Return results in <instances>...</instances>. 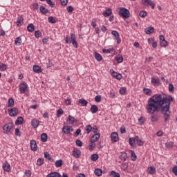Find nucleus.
Masks as SVG:
<instances>
[{
	"mask_svg": "<svg viewBox=\"0 0 177 177\" xmlns=\"http://www.w3.org/2000/svg\"><path fill=\"white\" fill-rule=\"evenodd\" d=\"M171 102H174L172 95L169 97L165 94H156L148 100L146 105L147 111L149 114L160 111L163 115L165 122H168L171 118Z\"/></svg>",
	"mask_w": 177,
	"mask_h": 177,
	"instance_id": "1",
	"label": "nucleus"
},
{
	"mask_svg": "<svg viewBox=\"0 0 177 177\" xmlns=\"http://www.w3.org/2000/svg\"><path fill=\"white\" fill-rule=\"evenodd\" d=\"M65 41L67 44H73V46L74 48H78V41H77V39H75V34L71 33V37L68 35H66L65 37Z\"/></svg>",
	"mask_w": 177,
	"mask_h": 177,
	"instance_id": "2",
	"label": "nucleus"
},
{
	"mask_svg": "<svg viewBox=\"0 0 177 177\" xmlns=\"http://www.w3.org/2000/svg\"><path fill=\"white\" fill-rule=\"evenodd\" d=\"M119 15L120 16V17H123L124 19H129V10L125 8H120L119 11Z\"/></svg>",
	"mask_w": 177,
	"mask_h": 177,
	"instance_id": "3",
	"label": "nucleus"
},
{
	"mask_svg": "<svg viewBox=\"0 0 177 177\" xmlns=\"http://www.w3.org/2000/svg\"><path fill=\"white\" fill-rule=\"evenodd\" d=\"M3 129L5 133H12V131H13V123H8L5 124Z\"/></svg>",
	"mask_w": 177,
	"mask_h": 177,
	"instance_id": "4",
	"label": "nucleus"
},
{
	"mask_svg": "<svg viewBox=\"0 0 177 177\" xmlns=\"http://www.w3.org/2000/svg\"><path fill=\"white\" fill-rule=\"evenodd\" d=\"M111 74L112 75V77H113V78H115L116 80H122V75H121L120 73H118L115 71H114V70L111 69L110 71Z\"/></svg>",
	"mask_w": 177,
	"mask_h": 177,
	"instance_id": "5",
	"label": "nucleus"
},
{
	"mask_svg": "<svg viewBox=\"0 0 177 177\" xmlns=\"http://www.w3.org/2000/svg\"><path fill=\"white\" fill-rule=\"evenodd\" d=\"M74 129H73V127L71 126H65L62 129V132L65 133V135H68L70 132H73Z\"/></svg>",
	"mask_w": 177,
	"mask_h": 177,
	"instance_id": "6",
	"label": "nucleus"
},
{
	"mask_svg": "<svg viewBox=\"0 0 177 177\" xmlns=\"http://www.w3.org/2000/svg\"><path fill=\"white\" fill-rule=\"evenodd\" d=\"M28 88V85L25 82H22L19 86V91L21 93H26V90Z\"/></svg>",
	"mask_w": 177,
	"mask_h": 177,
	"instance_id": "7",
	"label": "nucleus"
},
{
	"mask_svg": "<svg viewBox=\"0 0 177 177\" xmlns=\"http://www.w3.org/2000/svg\"><path fill=\"white\" fill-rule=\"evenodd\" d=\"M8 111H10L9 115L10 117H15V115L19 114V109H17V108L16 107H14L11 109H8Z\"/></svg>",
	"mask_w": 177,
	"mask_h": 177,
	"instance_id": "8",
	"label": "nucleus"
},
{
	"mask_svg": "<svg viewBox=\"0 0 177 177\" xmlns=\"http://www.w3.org/2000/svg\"><path fill=\"white\" fill-rule=\"evenodd\" d=\"M159 39H160V46L165 47L167 46V45H168V41L165 40V38H164V35H160L159 37Z\"/></svg>",
	"mask_w": 177,
	"mask_h": 177,
	"instance_id": "9",
	"label": "nucleus"
},
{
	"mask_svg": "<svg viewBox=\"0 0 177 177\" xmlns=\"http://www.w3.org/2000/svg\"><path fill=\"white\" fill-rule=\"evenodd\" d=\"M30 147L32 151H37V150H38V146L37 145V141H35V140H30Z\"/></svg>",
	"mask_w": 177,
	"mask_h": 177,
	"instance_id": "10",
	"label": "nucleus"
},
{
	"mask_svg": "<svg viewBox=\"0 0 177 177\" xmlns=\"http://www.w3.org/2000/svg\"><path fill=\"white\" fill-rule=\"evenodd\" d=\"M72 154L74 157H75V158H80V156H81V151H80V149H74Z\"/></svg>",
	"mask_w": 177,
	"mask_h": 177,
	"instance_id": "11",
	"label": "nucleus"
},
{
	"mask_svg": "<svg viewBox=\"0 0 177 177\" xmlns=\"http://www.w3.org/2000/svg\"><path fill=\"white\" fill-rule=\"evenodd\" d=\"M111 139L112 142H118L119 138H118V133L117 132H113L111 134Z\"/></svg>",
	"mask_w": 177,
	"mask_h": 177,
	"instance_id": "12",
	"label": "nucleus"
},
{
	"mask_svg": "<svg viewBox=\"0 0 177 177\" xmlns=\"http://www.w3.org/2000/svg\"><path fill=\"white\" fill-rule=\"evenodd\" d=\"M151 114H152V115H151L150 117V120L151 122H157V121L160 120L158 114H154V113Z\"/></svg>",
	"mask_w": 177,
	"mask_h": 177,
	"instance_id": "13",
	"label": "nucleus"
},
{
	"mask_svg": "<svg viewBox=\"0 0 177 177\" xmlns=\"http://www.w3.org/2000/svg\"><path fill=\"white\" fill-rule=\"evenodd\" d=\"M147 174L149 175H154L156 174V167L154 166H150L147 169Z\"/></svg>",
	"mask_w": 177,
	"mask_h": 177,
	"instance_id": "14",
	"label": "nucleus"
},
{
	"mask_svg": "<svg viewBox=\"0 0 177 177\" xmlns=\"http://www.w3.org/2000/svg\"><path fill=\"white\" fill-rule=\"evenodd\" d=\"M98 139H100V133H97L93 135L91 138V142H97Z\"/></svg>",
	"mask_w": 177,
	"mask_h": 177,
	"instance_id": "15",
	"label": "nucleus"
},
{
	"mask_svg": "<svg viewBox=\"0 0 177 177\" xmlns=\"http://www.w3.org/2000/svg\"><path fill=\"white\" fill-rule=\"evenodd\" d=\"M3 168L4 171H6V172H9L10 171V165L8 162H5L3 165Z\"/></svg>",
	"mask_w": 177,
	"mask_h": 177,
	"instance_id": "16",
	"label": "nucleus"
},
{
	"mask_svg": "<svg viewBox=\"0 0 177 177\" xmlns=\"http://www.w3.org/2000/svg\"><path fill=\"white\" fill-rule=\"evenodd\" d=\"M31 125L32 128H38V126L39 125V120H37L36 119L32 120Z\"/></svg>",
	"mask_w": 177,
	"mask_h": 177,
	"instance_id": "17",
	"label": "nucleus"
},
{
	"mask_svg": "<svg viewBox=\"0 0 177 177\" xmlns=\"http://www.w3.org/2000/svg\"><path fill=\"white\" fill-rule=\"evenodd\" d=\"M39 10L43 15H47V13H49V10H48V8H45L44 6H40Z\"/></svg>",
	"mask_w": 177,
	"mask_h": 177,
	"instance_id": "18",
	"label": "nucleus"
},
{
	"mask_svg": "<svg viewBox=\"0 0 177 177\" xmlns=\"http://www.w3.org/2000/svg\"><path fill=\"white\" fill-rule=\"evenodd\" d=\"M90 110L92 114H95L99 111V108L96 105H91Z\"/></svg>",
	"mask_w": 177,
	"mask_h": 177,
	"instance_id": "19",
	"label": "nucleus"
},
{
	"mask_svg": "<svg viewBox=\"0 0 177 177\" xmlns=\"http://www.w3.org/2000/svg\"><path fill=\"white\" fill-rule=\"evenodd\" d=\"M93 56L95 59H96V60L98 62H102V60H103L102 55L97 53H94Z\"/></svg>",
	"mask_w": 177,
	"mask_h": 177,
	"instance_id": "20",
	"label": "nucleus"
},
{
	"mask_svg": "<svg viewBox=\"0 0 177 177\" xmlns=\"http://www.w3.org/2000/svg\"><path fill=\"white\" fill-rule=\"evenodd\" d=\"M115 60H116L118 63H122V62H124V57L121 55H118L115 57Z\"/></svg>",
	"mask_w": 177,
	"mask_h": 177,
	"instance_id": "21",
	"label": "nucleus"
},
{
	"mask_svg": "<svg viewBox=\"0 0 177 177\" xmlns=\"http://www.w3.org/2000/svg\"><path fill=\"white\" fill-rule=\"evenodd\" d=\"M120 158L122 161H127V158H128V155L127 154V152H121Z\"/></svg>",
	"mask_w": 177,
	"mask_h": 177,
	"instance_id": "22",
	"label": "nucleus"
},
{
	"mask_svg": "<svg viewBox=\"0 0 177 177\" xmlns=\"http://www.w3.org/2000/svg\"><path fill=\"white\" fill-rule=\"evenodd\" d=\"M24 122V119L23 117H19L15 121V125H21Z\"/></svg>",
	"mask_w": 177,
	"mask_h": 177,
	"instance_id": "23",
	"label": "nucleus"
},
{
	"mask_svg": "<svg viewBox=\"0 0 177 177\" xmlns=\"http://www.w3.org/2000/svg\"><path fill=\"white\" fill-rule=\"evenodd\" d=\"M143 92L145 93V95H147V96H151V93H153L151 89L147 88H144Z\"/></svg>",
	"mask_w": 177,
	"mask_h": 177,
	"instance_id": "24",
	"label": "nucleus"
},
{
	"mask_svg": "<svg viewBox=\"0 0 177 177\" xmlns=\"http://www.w3.org/2000/svg\"><path fill=\"white\" fill-rule=\"evenodd\" d=\"M24 20V18L23 17L19 16L17 17V26H20L21 24H23V21Z\"/></svg>",
	"mask_w": 177,
	"mask_h": 177,
	"instance_id": "25",
	"label": "nucleus"
},
{
	"mask_svg": "<svg viewBox=\"0 0 177 177\" xmlns=\"http://www.w3.org/2000/svg\"><path fill=\"white\" fill-rule=\"evenodd\" d=\"M15 106V100L10 98L8 102L7 107H13Z\"/></svg>",
	"mask_w": 177,
	"mask_h": 177,
	"instance_id": "26",
	"label": "nucleus"
},
{
	"mask_svg": "<svg viewBox=\"0 0 177 177\" xmlns=\"http://www.w3.org/2000/svg\"><path fill=\"white\" fill-rule=\"evenodd\" d=\"M33 71L35 73H37L38 74H39V73L41 72V68L39 66L37 65H34L33 66Z\"/></svg>",
	"mask_w": 177,
	"mask_h": 177,
	"instance_id": "27",
	"label": "nucleus"
},
{
	"mask_svg": "<svg viewBox=\"0 0 177 177\" xmlns=\"http://www.w3.org/2000/svg\"><path fill=\"white\" fill-rule=\"evenodd\" d=\"M67 122H69V124H74V122H75V118L73 117L71 115H69L68 117Z\"/></svg>",
	"mask_w": 177,
	"mask_h": 177,
	"instance_id": "28",
	"label": "nucleus"
},
{
	"mask_svg": "<svg viewBox=\"0 0 177 177\" xmlns=\"http://www.w3.org/2000/svg\"><path fill=\"white\" fill-rule=\"evenodd\" d=\"M154 31L153 27H148L145 28V32L146 34H153V32Z\"/></svg>",
	"mask_w": 177,
	"mask_h": 177,
	"instance_id": "29",
	"label": "nucleus"
},
{
	"mask_svg": "<svg viewBox=\"0 0 177 177\" xmlns=\"http://www.w3.org/2000/svg\"><path fill=\"white\" fill-rule=\"evenodd\" d=\"M46 177H62V176L58 172H54L49 174Z\"/></svg>",
	"mask_w": 177,
	"mask_h": 177,
	"instance_id": "30",
	"label": "nucleus"
},
{
	"mask_svg": "<svg viewBox=\"0 0 177 177\" xmlns=\"http://www.w3.org/2000/svg\"><path fill=\"white\" fill-rule=\"evenodd\" d=\"M41 142H46L48 140V134L43 133L41 136Z\"/></svg>",
	"mask_w": 177,
	"mask_h": 177,
	"instance_id": "31",
	"label": "nucleus"
},
{
	"mask_svg": "<svg viewBox=\"0 0 177 177\" xmlns=\"http://www.w3.org/2000/svg\"><path fill=\"white\" fill-rule=\"evenodd\" d=\"M111 13H113V11H112L111 8H109L103 13V15L105 17H109V16H110L111 15Z\"/></svg>",
	"mask_w": 177,
	"mask_h": 177,
	"instance_id": "32",
	"label": "nucleus"
},
{
	"mask_svg": "<svg viewBox=\"0 0 177 177\" xmlns=\"http://www.w3.org/2000/svg\"><path fill=\"white\" fill-rule=\"evenodd\" d=\"M151 82L153 84V85H160V80L156 79L154 77L151 78Z\"/></svg>",
	"mask_w": 177,
	"mask_h": 177,
	"instance_id": "33",
	"label": "nucleus"
},
{
	"mask_svg": "<svg viewBox=\"0 0 177 177\" xmlns=\"http://www.w3.org/2000/svg\"><path fill=\"white\" fill-rule=\"evenodd\" d=\"M98 159H99V155H97V153H93L91 156V160L92 161H97Z\"/></svg>",
	"mask_w": 177,
	"mask_h": 177,
	"instance_id": "34",
	"label": "nucleus"
},
{
	"mask_svg": "<svg viewBox=\"0 0 177 177\" xmlns=\"http://www.w3.org/2000/svg\"><path fill=\"white\" fill-rule=\"evenodd\" d=\"M27 30L28 31H29V32H32V31L35 30V28L34 27V24H29L27 27Z\"/></svg>",
	"mask_w": 177,
	"mask_h": 177,
	"instance_id": "35",
	"label": "nucleus"
},
{
	"mask_svg": "<svg viewBox=\"0 0 177 177\" xmlns=\"http://www.w3.org/2000/svg\"><path fill=\"white\" fill-rule=\"evenodd\" d=\"M111 34L112 35H114L115 39H118V38H120V33L117 30H112Z\"/></svg>",
	"mask_w": 177,
	"mask_h": 177,
	"instance_id": "36",
	"label": "nucleus"
},
{
	"mask_svg": "<svg viewBox=\"0 0 177 177\" xmlns=\"http://www.w3.org/2000/svg\"><path fill=\"white\" fill-rule=\"evenodd\" d=\"M79 103H80V104H82V106H88V101H86L84 98L80 99L79 100Z\"/></svg>",
	"mask_w": 177,
	"mask_h": 177,
	"instance_id": "37",
	"label": "nucleus"
},
{
	"mask_svg": "<svg viewBox=\"0 0 177 177\" xmlns=\"http://www.w3.org/2000/svg\"><path fill=\"white\" fill-rule=\"evenodd\" d=\"M44 158H46V160H48V161H53V159H52V156H50V154L48 152L44 153Z\"/></svg>",
	"mask_w": 177,
	"mask_h": 177,
	"instance_id": "38",
	"label": "nucleus"
},
{
	"mask_svg": "<svg viewBox=\"0 0 177 177\" xmlns=\"http://www.w3.org/2000/svg\"><path fill=\"white\" fill-rule=\"evenodd\" d=\"M94 174H95V175H96V176H102V169H95Z\"/></svg>",
	"mask_w": 177,
	"mask_h": 177,
	"instance_id": "39",
	"label": "nucleus"
},
{
	"mask_svg": "<svg viewBox=\"0 0 177 177\" xmlns=\"http://www.w3.org/2000/svg\"><path fill=\"white\" fill-rule=\"evenodd\" d=\"M62 165H63V160H58L55 162V167H57V168L62 167Z\"/></svg>",
	"mask_w": 177,
	"mask_h": 177,
	"instance_id": "40",
	"label": "nucleus"
},
{
	"mask_svg": "<svg viewBox=\"0 0 177 177\" xmlns=\"http://www.w3.org/2000/svg\"><path fill=\"white\" fill-rule=\"evenodd\" d=\"M121 169L127 171V169H128V162L122 163L121 165Z\"/></svg>",
	"mask_w": 177,
	"mask_h": 177,
	"instance_id": "41",
	"label": "nucleus"
},
{
	"mask_svg": "<svg viewBox=\"0 0 177 177\" xmlns=\"http://www.w3.org/2000/svg\"><path fill=\"white\" fill-rule=\"evenodd\" d=\"M136 140L137 143L138 144V146H143V141L140 138H139L138 136L136 137Z\"/></svg>",
	"mask_w": 177,
	"mask_h": 177,
	"instance_id": "42",
	"label": "nucleus"
},
{
	"mask_svg": "<svg viewBox=\"0 0 177 177\" xmlns=\"http://www.w3.org/2000/svg\"><path fill=\"white\" fill-rule=\"evenodd\" d=\"M6 68H8V66H6V64H3L0 62V70H1V71H5V70H6Z\"/></svg>",
	"mask_w": 177,
	"mask_h": 177,
	"instance_id": "43",
	"label": "nucleus"
},
{
	"mask_svg": "<svg viewBox=\"0 0 177 177\" xmlns=\"http://www.w3.org/2000/svg\"><path fill=\"white\" fill-rule=\"evenodd\" d=\"M111 175H112V176L113 177H121V176L120 175V173H117L115 172V171H111Z\"/></svg>",
	"mask_w": 177,
	"mask_h": 177,
	"instance_id": "44",
	"label": "nucleus"
},
{
	"mask_svg": "<svg viewBox=\"0 0 177 177\" xmlns=\"http://www.w3.org/2000/svg\"><path fill=\"white\" fill-rule=\"evenodd\" d=\"M95 146H96V144L94 142H91V143L88 145L89 150H93V149H95Z\"/></svg>",
	"mask_w": 177,
	"mask_h": 177,
	"instance_id": "45",
	"label": "nucleus"
},
{
	"mask_svg": "<svg viewBox=\"0 0 177 177\" xmlns=\"http://www.w3.org/2000/svg\"><path fill=\"white\" fill-rule=\"evenodd\" d=\"M136 142V138H129V145L130 146H133V143Z\"/></svg>",
	"mask_w": 177,
	"mask_h": 177,
	"instance_id": "46",
	"label": "nucleus"
},
{
	"mask_svg": "<svg viewBox=\"0 0 177 177\" xmlns=\"http://www.w3.org/2000/svg\"><path fill=\"white\" fill-rule=\"evenodd\" d=\"M151 1V0H142V5H145V6H149Z\"/></svg>",
	"mask_w": 177,
	"mask_h": 177,
	"instance_id": "47",
	"label": "nucleus"
},
{
	"mask_svg": "<svg viewBox=\"0 0 177 177\" xmlns=\"http://www.w3.org/2000/svg\"><path fill=\"white\" fill-rule=\"evenodd\" d=\"M48 5L50 6V8H55V3L52 1V0H46Z\"/></svg>",
	"mask_w": 177,
	"mask_h": 177,
	"instance_id": "48",
	"label": "nucleus"
},
{
	"mask_svg": "<svg viewBox=\"0 0 177 177\" xmlns=\"http://www.w3.org/2000/svg\"><path fill=\"white\" fill-rule=\"evenodd\" d=\"M165 146H166V147L169 149V148L172 147V146H174V142H172V141L167 142L165 143Z\"/></svg>",
	"mask_w": 177,
	"mask_h": 177,
	"instance_id": "49",
	"label": "nucleus"
},
{
	"mask_svg": "<svg viewBox=\"0 0 177 177\" xmlns=\"http://www.w3.org/2000/svg\"><path fill=\"white\" fill-rule=\"evenodd\" d=\"M63 113H64L63 109H59L57 110V117H60L63 114Z\"/></svg>",
	"mask_w": 177,
	"mask_h": 177,
	"instance_id": "50",
	"label": "nucleus"
},
{
	"mask_svg": "<svg viewBox=\"0 0 177 177\" xmlns=\"http://www.w3.org/2000/svg\"><path fill=\"white\" fill-rule=\"evenodd\" d=\"M95 102H97V103H100V102H102V96L101 95H96L95 97Z\"/></svg>",
	"mask_w": 177,
	"mask_h": 177,
	"instance_id": "51",
	"label": "nucleus"
},
{
	"mask_svg": "<svg viewBox=\"0 0 177 177\" xmlns=\"http://www.w3.org/2000/svg\"><path fill=\"white\" fill-rule=\"evenodd\" d=\"M92 131V126L88 125L86 127V133H91V131Z\"/></svg>",
	"mask_w": 177,
	"mask_h": 177,
	"instance_id": "52",
	"label": "nucleus"
},
{
	"mask_svg": "<svg viewBox=\"0 0 177 177\" xmlns=\"http://www.w3.org/2000/svg\"><path fill=\"white\" fill-rule=\"evenodd\" d=\"M48 21H49V23H51L52 24H55V23H56V19H55L53 17H49Z\"/></svg>",
	"mask_w": 177,
	"mask_h": 177,
	"instance_id": "53",
	"label": "nucleus"
},
{
	"mask_svg": "<svg viewBox=\"0 0 177 177\" xmlns=\"http://www.w3.org/2000/svg\"><path fill=\"white\" fill-rule=\"evenodd\" d=\"M21 38L17 37L15 39V45L19 46V45H21Z\"/></svg>",
	"mask_w": 177,
	"mask_h": 177,
	"instance_id": "54",
	"label": "nucleus"
},
{
	"mask_svg": "<svg viewBox=\"0 0 177 177\" xmlns=\"http://www.w3.org/2000/svg\"><path fill=\"white\" fill-rule=\"evenodd\" d=\"M41 35H42V33L39 30H36L35 32V36L36 38H39V37H41Z\"/></svg>",
	"mask_w": 177,
	"mask_h": 177,
	"instance_id": "55",
	"label": "nucleus"
},
{
	"mask_svg": "<svg viewBox=\"0 0 177 177\" xmlns=\"http://www.w3.org/2000/svg\"><path fill=\"white\" fill-rule=\"evenodd\" d=\"M125 92H127V88L125 87H122L120 89V95H125Z\"/></svg>",
	"mask_w": 177,
	"mask_h": 177,
	"instance_id": "56",
	"label": "nucleus"
},
{
	"mask_svg": "<svg viewBox=\"0 0 177 177\" xmlns=\"http://www.w3.org/2000/svg\"><path fill=\"white\" fill-rule=\"evenodd\" d=\"M169 92H174V91H175V86H174V84H169Z\"/></svg>",
	"mask_w": 177,
	"mask_h": 177,
	"instance_id": "57",
	"label": "nucleus"
},
{
	"mask_svg": "<svg viewBox=\"0 0 177 177\" xmlns=\"http://www.w3.org/2000/svg\"><path fill=\"white\" fill-rule=\"evenodd\" d=\"M42 164H44V159L43 158H39L37 160V165H39V167H41V165H42Z\"/></svg>",
	"mask_w": 177,
	"mask_h": 177,
	"instance_id": "58",
	"label": "nucleus"
},
{
	"mask_svg": "<svg viewBox=\"0 0 177 177\" xmlns=\"http://www.w3.org/2000/svg\"><path fill=\"white\" fill-rule=\"evenodd\" d=\"M66 10L68 13H71V12L74 10V8H73L71 6H69L66 8Z\"/></svg>",
	"mask_w": 177,
	"mask_h": 177,
	"instance_id": "59",
	"label": "nucleus"
},
{
	"mask_svg": "<svg viewBox=\"0 0 177 177\" xmlns=\"http://www.w3.org/2000/svg\"><path fill=\"white\" fill-rule=\"evenodd\" d=\"M146 16H147V12L145 11H141L140 12V17H146Z\"/></svg>",
	"mask_w": 177,
	"mask_h": 177,
	"instance_id": "60",
	"label": "nucleus"
},
{
	"mask_svg": "<svg viewBox=\"0 0 177 177\" xmlns=\"http://www.w3.org/2000/svg\"><path fill=\"white\" fill-rule=\"evenodd\" d=\"M75 143L76 146H78L79 147H82V142L80 140H77Z\"/></svg>",
	"mask_w": 177,
	"mask_h": 177,
	"instance_id": "61",
	"label": "nucleus"
},
{
	"mask_svg": "<svg viewBox=\"0 0 177 177\" xmlns=\"http://www.w3.org/2000/svg\"><path fill=\"white\" fill-rule=\"evenodd\" d=\"M64 103L65 104H66V106H70V104H71V99L67 98L66 100H65Z\"/></svg>",
	"mask_w": 177,
	"mask_h": 177,
	"instance_id": "62",
	"label": "nucleus"
},
{
	"mask_svg": "<svg viewBox=\"0 0 177 177\" xmlns=\"http://www.w3.org/2000/svg\"><path fill=\"white\" fill-rule=\"evenodd\" d=\"M172 172L177 176V166H174L172 169Z\"/></svg>",
	"mask_w": 177,
	"mask_h": 177,
	"instance_id": "63",
	"label": "nucleus"
},
{
	"mask_svg": "<svg viewBox=\"0 0 177 177\" xmlns=\"http://www.w3.org/2000/svg\"><path fill=\"white\" fill-rule=\"evenodd\" d=\"M25 175H26V176H27V177L31 176V170H26V171H25Z\"/></svg>",
	"mask_w": 177,
	"mask_h": 177,
	"instance_id": "64",
	"label": "nucleus"
}]
</instances>
